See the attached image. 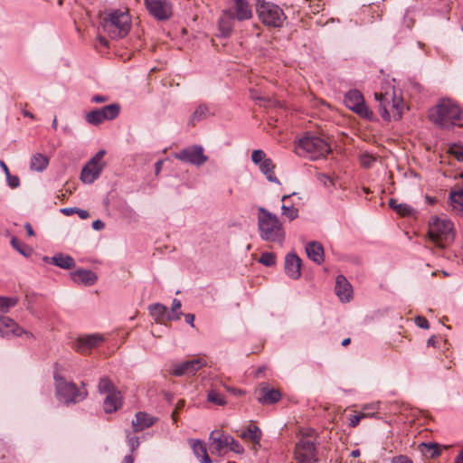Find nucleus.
<instances>
[{
    "mask_svg": "<svg viewBox=\"0 0 463 463\" xmlns=\"http://www.w3.org/2000/svg\"><path fill=\"white\" fill-rule=\"evenodd\" d=\"M10 335L15 336H21L24 335L27 338L33 337V335L31 332L24 330L11 317L0 316V335L9 336Z\"/></svg>",
    "mask_w": 463,
    "mask_h": 463,
    "instance_id": "nucleus-15",
    "label": "nucleus"
},
{
    "mask_svg": "<svg viewBox=\"0 0 463 463\" xmlns=\"http://www.w3.org/2000/svg\"><path fill=\"white\" fill-rule=\"evenodd\" d=\"M455 463H463V449L459 452L458 457L455 458Z\"/></svg>",
    "mask_w": 463,
    "mask_h": 463,
    "instance_id": "nucleus-64",
    "label": "nucleus"
},
{
    "mask_svg": "<svg viewBox=\"0 0 463 463\" xmlns=\"http://www.w3.org/2000/svg\"><path fill=\"white\" fill-rule=\"evenodd\" d=\"M428 234L437 247L445 248L454 240L453 223L447 218L435 217L430 222Z\"/></svg>",
    "mask_w": 463,
    "mask_h": 463,
    "instance_id": "nucleus-6",
    "label": "nucleus"
},
{
    "mask_svg": "<svg viewBox=\"0 0 463 463\" xmlns=\"http://www.w3.org/2000/svg\"><path fill=\"white\" fill-rule=\"evenodd\" d=\"M120 109L121 108L119 104L112 103L99 109L101 113V118L105 121L115 119L119 115Z\"/></svg>",
    "mask_w": 463,
    "mask_h": 463,
    "instance_id": "nucleus-33",
    "label": "nucleus"
},
{
    "mask_svg": "<svg viewBox=\"0 0 463 463\" xmlns=\"http://www.w3.org/2000/svg\"><path fill=\"white\" fill-rule=\"evenodd\" d=\"M17 303V298L0 297V312H8L9 308L16 306Z\"/></svg>",
    "mask_w": 463,
    "mask_h": 463,
    "instance_id": "nucleus-40",
    "label": "nucleus"
},
{
    "mask_svg": "<svg viewBox=\"0 0 463 463\" xmlns=\"http://www.w3.org/2000/svg\"><path fill=\"white\" fill-rule=\"evenodd\" d=\"M156 421V418L146 412L138 411L136 413L135 419L132 420V427L135 432H139L153 426Z\"/></svg>",
    "mask_w": 463,
    "mask_h": 463,
    "instance_id": "nucleus-24",
    "label": "nucleus"
},
{
    "mask_svg": "<svg viewBox=\"0 0 463 463\" xmlns=\"http://www.w3.org/2000/svg\"><path fill=\"white\" fill-rule=\"evenodd\" d=\"M260 169L261 173L266 176L269 182L279 184V181L276 177L274 173L275 165L270 158L263 160V162L260 165Z\"/></svg>",
    "mask_w": 463,
    "mask_h": 463,
    "instance_id": "nucleus-32",
    "label": "nucleus"
},
{
    "mask_svg": "<svg viewBox=\"0 0 463 463\" xmlns=\"http://www.w3.org/2000/svg\"><path fill=\"white\" fill-rule=\"evenodd\" d=\"M256 12L261 23L268 27H282L286 20V15L279 5L264 0H258Z\"/></svg>",
    "mask_w": 463,
    "mask_h": 463,
    "instance_id": "nucleus-8",
    "label": "nucleus"
},
{
    "mask_svg": "<svg viewBox=\"0 0 463 463\" xmlns=\"http://www.w3.org/2000/svg\"><path fill=\"white\" fill-rule=\"evenodd\" d=\"M181 301L177 298H175L172 303V314L171 315H178L177 312L181 308Z\"/></svg>",
    "mask_w": 463,
    "mask_h": 463,
    "instance_id": "nucleus-54",
    "label": "nucleus"
},
{
    "mask_svg": "<svg viewBox=\"0 0 463 463\" xmlns=\"http://www.w3.org/2000/svg\"><path fill=\"white\" fill-rule=\"evenodd\" d=\"M71 276L75 283L82 284L84 286H92L98 280L96 273L90 269H79L71 272Z\"/></svg>",
    "mask_w": 463,
    "mask_h": 463,
    "instance_id": "nucleus-23",
    "label": "nucleus"
},
{
    "mask_svg": "<svg viewBox=\"0 0 463 463\" xmlns=\"http://www.w3.org/2000/svg\"><path fill=\"white\" fill-rule=\"evenodd\" d=\"M234 20H236L232 15L227 14V10H225L219 19V30L221 34L224 37L228 36L232 31L234 25Z\"/></svg>",
    "mask_w": 463,
    "mask_h": 463,
    "instance_id": "nucleus-29",
    "label": "nucleus"
},
{
    "mask_svg": "<svg viewBox=\"0 0 463 463\" xmlns=\"http://www.w3.org/2000/svg\"><path fill=\"white\" fill-rule=\"evenodd\" d=\"M54 380L56 396L59 401L65 404L78 403L87 398L88 391L84 383H82L81 387H78L74 383L67 382L59 375H54Z\"/></svg>",
    "mask_w": 463,
    "mask_h": 463,
    "instance_id": "nucleus-7",
    "label": "nucleus"
},
{
    "mask_svg": "<svg viewBox=\"0 0 463 463\" xmlns=\"http://www.w3.org/2000/svg\"><path fill=\"white\" fill-rule=\"evenodd\" d=\"M122 406V395L120 392L114 391L107 393V397L103 402V409L106 413L117 411Z\"/></svg>",
    "mask_w": 463,
    "mask_h": 463,
    "instance_id": "nucleus-25",
    "label": "nucleus"
},
{
    "mask_svg": "<svg viewBox=\"0 0 463 463\" xmlns=\"http://www.w3.org/2000/svg\"><path fill=\"white\" fill-rule=\"evenodd\" d=\"M105 227V223L100 220H96L92 222V228L96 231L103 230Z\"/></svg>",
    "mask_w": 463,
    "mask_h": 463,
    "instance_id": "nucleus-57",
    "label": "nucleus"
},
{
    "mask_svg": "<svg viewBox=\"0 0 463 463\" xmlns=\"http://www.w3.org/2000/svg\"><path fill=\"white\" fill-rule=\"evenodd\" d=\"M98 389L100 393H109L117 391L112 382L106 376L99 379Z\"/></svg>",
    "mask_w": 463,
    "mask_h": 463,
    "instance_id": "nucleus-38",
    "label": "nucleus"
},
{
    "mask_svg": "<svg viewBox=\"0 0 463 463\" xmlns=\"http://www.w3.org/2000/svg\"><path fill=\"white\" fill-rule=\"evenodd\" d=\"M335 291L341 301L348 302L352 298V286L343 275L336 277Z\"/></svg>",
    "mask_w": 463,
    "mask_h": 463,
    "instance_id": "nucleus-22",
    "label": "nucleus"
},
{
    "mask_svg": "<svg viewBox=\"0 0 463 463\" xmlns=\"http://www.w3.org/2000/svg\"><path fill=\"white\" fill-rule=\"evenodd\" d=\"M78 210V208L76 207H73V208H63L61 209V213H64L65 215L67 216H70L71 215L72 213H76V211Z\"/></svg>",
    "mask_w": 463,
    "mask_h": 463,
    "instance_id": "nucleus-59",
    "label": "nucleus"
},
{
    "mask_svg": "<svg viewBox=\"0 0 463 463\" xmlns=\"http://www.w3.org/2000/svg\"><path fill=\"white\" fill-rule=\"evenodd\" d=\"M210 115L209 108L204 105H199L196 109L194 111L190 118V123L194 125L196 122L201 121L206 118Z\"/></svg>",
    "mask_w": 463,
    "mask_h": 463,
    "instance_id": "nucleus-37",
    "label": "nucleus"
},
{
    "mask_svg": "<svg viewBox=\"0 0 463 463\" xmlns=\"http://www.w3.org/2000/svg\"><path fill=\"white\" fill-rule=\"evenodd\" d=\"M430 120L441 129H452L454 127L463 128V109L454 99H440L429 110Z\"/></svg>",
    "mask_w": 463,
    "mask_h": 463,
    "instance_id": "nucleus-1",
    "label": "nucleus"
},
{
    "mask_svg": "<svg viewBox=\"0 0 463 463\" xmlns=\"http://www.w3.org/2000/svg\"><path fill=\"white\" fill-rule=\"evenodd\" d=\"M374 97L379 101V112L384 120H398L402 118L404 103L401 97L395 95L394 90L385 93L375 92Z\"/></svg>",
    "mask_w": 463,
    "mask_h": 463,
    "instance_id": "nucleus-5",
    "label": "nucleus"
},
{
    "mask_svg": "<svg viewBox=\"0 0 463 463\" xmlns=\"http://www.w3.org/2000/svg\"><path fill=\"white\" fill-rule=\"evenodd\" d=\"M258 229L261 240L282 245L286 233L279 217L263 207L259 208Z\"/></svg>",
    "mask_w": 463,
    "mask_h": 463,
    "instance_id": "nucleus-2",
    "label": "nucleus"
},
{
    "mask_svg": "<svg viewBox=\"0 0 463 463\" xmlns=\"http://www.w3.org/2000/svg\"><path fill=\"white\" fill-rule=\"evenodd\" d=\"M108 100H109V97L103 96V95H94L91 98V101L94 103H104V102H107Z\"/></svg>",
    "mask_w": 463,
    "mask_h": 463,
    "instance_id": "nucleus-55",
    "label": "nucleus"
},
{
    "mask_svg": "<svg viewBox=\"0 0 463 463\" xmlns=\"http://www.w3.org/2000/svg\"><path fill=\"white\" fill-rule=\"evenodd\" d=\"M7 184L11 188H16L20 184V180L16 175H6Z\"/></svg>",
    "mask_w": 463,
    "mask_h": 463,
    "instance_id": "nucleus-50",
    "label": "nucleus"
},
{
    "mask_svg": "<svg viewBox=\"0 0 463 463\" xmlns=\"http://www.w3.org/2000/svg\"><path fill=\"white\" fill-rule=\"evenodd\" d=\"M229 434L213 430L209 437L210 449L212 453L222 455L225 449L229 446Z\"/></svg>",
    "mask_w": 463,
    "mask_h": 463,
    "instance_id": "nucleus-17",
    "label": "nucleus"
},
{
    "mask_svg": "<svg viewBox=\"0 0 463 463\" xmlns=\"http://www.w3.org/2000/svg\"><path fill=\"white\" fill-rule=\"evenodd\" d=\"M391 463H413V462L407 456L400 455L397 457H393L391 460Z\"/></svg>",
    "mask_w": 463,
    "mask_h": 463,
    "instance_id": "nucleus-53",
    "label": "nucleus"
},
{
    "mask_svg": "<svg viewBox=\"0 0 463 463\" xmlns=\"http://www.w3.org/2000/svg\"><path fill=\"white\" fill-rule=\"evenodd\" d=\"M206 364V360L203 357H197L179 364H175L170 369V374L175 377L183 375L193 376L202 367L205 366Z\"/></svg>",
    "mask_w": 463,
    "mask_h": 463,
    "instance_id": "nucleus-14",
    "label": "nucleus"
},
{
    "mask_svg": "<svg viewBox=\"0 0 463 463\" xmlns=\"http://www.w3.org/2000/svg\"><path fill=\"white\" fill-rule=\"evenodd\" d=\"M317 178L321 184H323L326 187L334 185L332 178L326 174H317Z\"/></svg>",
    "mask_w": 463,
    "mask_h": 463,
    "instance_id": "nucleus-48",
    "label": "nucleus"
},
{
    "mask_svg": "<svg viewBox=\"0 0 463 463\" xmlns=\"http://www.w3.org/2000/svg\"><path fill=\"white\" fill-rule=\"evenodd\" d=\"M295 457L298 463H316L318 458L314 441L309 438H301L296 445Z\"/></svg>",
    "mask_w": 463,
    "mask_h": 463,
    "instance_id": "nucleus-12",
    "label": "nucleus"
},
{
    "mask_svg": "<svg viewBox=\"0 0 463 463\" xmlns=\"http://www.w3.org/2000/svg\"><path fill=\"white\" fill-rule=\"evenodd\" d=\"M415 323L419 327L423 329H428L430 327L429 321L424 317L421 316H418L415 317Z\"/></svg>",
    "mask_w": 463,
    "mask_h": 463,
    "instance_id": "nucleus-52",
    "label": "nucleus"
},
{
    "mask_svg": "<svg viewBox=\"0 0 463 463\" xmlns=\"http://www.w3.org/2000/svg\"><path fill=\"white\" fill-rule=\"evenodd\" d=\"M266 154L261 149H256L253 150L251 154V160L255 165H260L263 162V160H266Z\"/></svg>",
    "mask_w": 463,
    "mask_h": 463,
    "instance_id": "nucleus-47",
    "label": "nucleus"
},
{
    "mask_svg": "<svg viewBox=\"0 0 463 463\" xmlns=\"http://www.w3.org/2000/svg\"><path fill=\"white\" fill-rule=\"evenodd\" d=\"M360 421H361V420L359 419V417L356 414L353 415L350 417V420H349V427L355 428L359 424Z\"/></svg>",
    "mask_w": 463,
    "mask_h": 463,
    "instance_id": "nucleus-56",
    "label": "nucleus"
},
{
    "mask_svg": "<svg viewBox=\"0 0 463 463\" xmlns=\"http://www.w3.org/2000/svg\"><path fill=\"white\" fill-rule=\"evenodd\" d=\"M261 436L262 432L256 425H249L248 428L240 434L241 439L251 441L254 448L260 447Z\"/></svg>",
    "mask_w": 463,
    "mask_h": 463,
    "instance_id": "nucleus-28",
    "label": "nucleus"
},
{
    "mask_svg": "<svg viewBox=\"0 0 463 463\" xmlns=\"http://www.w3.org/2000/svg\"><path fill=\"white\" fill-rule=\"evenodd\" d=\"M228 448L236 454H242L244 452L243 447L232 436H230Z\"/></svg>",
    "mask_w": 463,
    "mask_h": 463,
    "instance_id": "nucleus-46",
    "label": "nucleus"
},
{
    "mask_svg": "<svg viewBox=\"0 0 463 463\" xmlns=\"http://www.w3.org/2000/svg\"><path fill=\"white\" fill-rule=\"evenodd\" d=\"M258 392V402L262 404H273L278 402L281 398L280 392L269 385L260 386Z\"/></svg>",
    "mask_w": 463,
    "mask_h": 463,
    "instance_id": "nucleus-21",
    "label": "nucleus"
},
{
    "mask_svg": "<svg viewBox=\"0 0 463 463\" xmlns=\"http://www.w3.org/2000/svg\"><path fill=\"white\" fill-rule=\"evenodd\" d=\"M448 153L453 156L458 161H463V143H453L449 145Z\"/></svg>",
    "mask_w": 463,
    "mask_h": 463,
    "instance_id": "nucleus-41",
    "label": "nucleus"
},
{
    "mask_svg": "<svg viewBox=\"0 0 463 463\" xmlns=\"http://www.w3.org/2000/svg\"><path fill=\"white\" fill-rule=\"evenodd\" d=\"M285 271L287 275L293 279H297L300 277L301 260L297 254L289 253L286 256Z\"/></svg>",
    "mask_w": 463,
    "mask_h": 463,
    "instance_id": "nucleus-20",
    "label": "nucleus"
},
{
    "mask_svg": "<svg viewBox=\"0 0 463 463\" xmlns=\"http://www.w3.org/2000/svg\"><path fill=\"white\" fill-rule=\"evenodd\" d=\"M420 447L423 455L430 458H434L441 453L440 447L437 443H421Z\"/></svg>",
    "mask_w": 463,
    "mask_h": 463,
    "instance_id": "nucleus-36",
    "label": "nucleus"
},
{
    "mask_svg": "<svg viewBox=\"0 0 463 463\" xmlns=\"http://www.w3.org/2000/svg\"><path fill=\"white\" fill-rule=\"evenodd\" d=\"M52 263L64 269H70L75 266L73 258L63 254H57L53 256L52 258Z\"/></svg>",
    "mask_w": 463,
    "mask_h": 463,
    "instance_id": "nucleus-34",
    "label": "nucleus"
},
{
    "mask_svg": "<svg viewBox=\"0 0 463 463\" xmlns=\"http://www.w3.org/2000/svg\"><path fill=\"white\" fill-rule=\"evenodd\" d=\"M149 312L157 323H164L165 320H178L183 315L180 311L178 315H171L167 312V307L159 303L151 305L149 307Z\"/></svg>",
    "mask_w": 463,
    "mask_h": 463,
    "instance_id": "nucleus-18",
    "label": "nucleus"
},
{
    "mask_svg": "<svg viewBox=\"0 0 463 463\" xmlns=\"http://www.w3.org/2000/svg\"><path fill=\"white\" fill-rule=\"evenodd\" d=\"M449 204L453 211L463 214V187L449 193Z\"/></svg>",
    "mask_w": 463,
    "mask_h": 463,
    "instance_id": "nucleus-30",
    "label": "nucleus"
},
{
    "mask_svg": "<svg viewBox=\"0 0 463 463\" xmlns=\"http://www.w3.org/2000/svg\"><path fill=\"white\" fill-rule=\"evenodd\" d=\"M330 151L331 147L324 138L309 132L300 137L295 145L296 154L311 160L325 157Z\"/></svg>",
    "mask_w": 463,
    "mask_h": 463,
    "instance_id": "nucleus-4",
    "label": "nucleus"
},
{
    "mask_svg": "<svg viewBox=\"0 0 463 463\" xmlns=\"http://www.w3.org/2000/svg\"><path fill=\"white\" fill-rule=\"evenodd\" d=\"M184 318H185V322L189 325H191L192 326H194V315L193 314H186L184 316Z\"/></svg>",
    "mask_w": 463,
    "mask_h": 463,
    "instance_id": "nucleus-60",
    "label": "nucleus"
},
{
    "mask_svg": "<svg viewBox=\"0 0 463 463\" xmlns=\"http://www.w3.org/2000/svg\"><path fill=\"white\" fill-rule=\"evenodd\" d=\"M24 228L26 230V232H27L28 236H33L34 235V232L33 230V227H32V225L29 222L25 223Z\"/></svg>",
    "mask_w": 463,
    "mask_h": 463,
    "instance_id": "nucleus-61",
    "label": "nucleus"
},
{
    "mask_svg": "<svg viewBox=\"0 0 463 463\" xmlns=\"http://www.w3.org/2000/svg\"><path fill=\"white\" fill-rule=\"evenodd\" d=\"M207 401L218 406H223L227 403L225 397L215 390L208 392Z\"/></svg>",
    "mask_w": 463,
    "mask_h": 463,
    "instance_id": "nucleus-39",
    "label": "nucleus"
},
{
    "mask_svg": "<svg viewBox=\"0 0 463 463\" xmlns=\"http://www.w3.org/2000/svg\"><path fill=\"white\" fill-rule=\"evenodd\" d=\"M105 33L112 39L124 38L130 31L131 18L128 10H112L105 13L101 20Z\"/></svg>",
    "mask_w": 463,
    "mask_h": 463,
    "instance_id": "nucleus-3",
    "label": "nucleus"
},
{
    "mask_svg": "<svg viewBox=\"0 0 463 463\" xmlns=\"http://www.w3.org/2000/svg\"><path fill=\"white\" fill-rule=\"evenodd\" d=\"M307 257L317 264L324 261V248L318 241H310L306 246Z\"/></svg>",
    "mask_w": 463,
    "mask_h": 463,
    "instance_id": "nucleus-27",
    "label": "nucleus"
},
{
    "mask_svg": "<svg viewBox=\"0 0 463 463\" xmlns=\"http://www.w3.org/2000/svg\"><path fill=\"white\" fill-rule=\"evenodd\" d=\"M281 210L282 214L286 216L289 221H293L298 217V209L293 205H286L283 203Z\"/></svg>",
    "mask_w": 463,
    "mask_h": 463,
    "instance_id": "nucleus-44",
    "label": "nucleus"
},
{
    "mask_svg": "<svg viewBox=\"0 0 463 463\" xmlns=\"http://www.w3.org/2000/svg\"><path fill=\"white\" fill-rule=\"evenodd\" d=\"M128 443L130 447V451L134 452L139 446V439L137 437H130L128 435Z\"/></svg>",
    "mask_w": 463,
    "mask_h": 463,
    "instance_id": "nucleus-51",
    "label": "nucleus"
},
{
    "mask_svg": "<svg viewBox=\"0 0 463 463\" xmlns=\"http://www.w3.org/2000/svg\"><path fill=\"white\" fill-rule=\"evenodd\" d=\"M194 456L200 460L201 463H213L211 458L207 453V448L203 441L195 439L188 440Z\"/></svg>",
    "mask_w": 463,
    "mask_h": 463,
    "instance_id": "nucleus-26",
    "label": "nucleus"
},
{
    "mask_svg": "<svg viewBox=\"0 0 463 463\" xmlns=\"http://www.w3.org/2000/svg\"><path fill=\"white\" fill-rule=\"evenodd\" d=\"M346 108L354 111L361 118L371 120L373 118V111L366 106L364 96L357 90H349L344 98Z\"/></svg>",
    "mask_w": 463,
    "mask_h": 463,
    "instance_id": "nucleus-9",
    "label": "nucleus"
},
{
    "mask_svg": "<svg viewBox=\"0 0 463 463\" xmlns=\"http://www.w3.org/2000/svg\"><path fill=\"white\" fill-rule=\"evenodd\" d=\"M49 165V158L45 155L36 153L33 155L30 162L32 171L43 172Z\"/></svg>",
    "mask_w": 463,
    "mask_h": 463,
    "instance_id": "nucleus-31",
    "label": "nucleus"
},
{
    "mask_svg": "<svg viewBox=\"0 0 463 463\" xmlns=\"http://www.w3.org/2000/svg\"><path fill=\"white\" fill-rule=\"evenodd\" d=\"M390 208L393 209L401 216H410L414 210L407 203H398L396 199H390L388 203Z\"/></svg>",
    "mask_w": 463,
    "mask_h": 463,
    "instance_id": "nucleus-35",
    "label": "nucleus"
},
{
    "mask_svg": "<svg viewBox=\"0 0 463 463\" xmlns=\"http://www.w3.org/2000/svg\"><path fill=\"white\" fill-rule=\"evenodd\" d=\"M232 7L227 10V14L232 15L237 21H246L252 18V9L247 0H232Z\"/></svg>",
    "mask_w": 463,
    "mask_h": 463,
    "instance_id": "nucleus-16",
    "label": "nucleus"
},
{
    "mask_svg": "<svg viewBox=\"0 0 463 463\" xmlns=\"http://www.w3.org/2000/svg\"><path fill=\"white\" fill-rule=\"evenodd\" d=\"M148 14L158 21H166L172 17V5L168 0H145Z\"/></svg>",
    "mask_w": 463,
    "mask_h": 463,
    "instance_id": "nucleus-13",
    "label": "nucleus"
},
{
    "mask_svg": "<svg viewBox=\"0 0 463 463\" xmlns=\"http://www.w3.org/2000/svg\"><path fill=\"white\" fill-rule=\"evenodd\" d=\"M11 244L18 252H20L24 256L27 257L33 251L30 247H27L25 244L21 242L16 237H12Z\"/></svg>",
    "mask_w": 463,
    "mask_h": 463,
    "instance_id": "nucleus-42",
    "label": "nucleus"
},
{
    "mask_svg": "<svg viewBox=\"0 0 463 463\" xmlns=\"http://www.w3.org/2000/svg\"><path fill=\"white\" fill-rule=\"evenodd\" d=\"M85 119L89 124L94 126L99 125L104 121L101 118V113L99 109L88 112L85 116Z\"/></svg>",
    "mask_w": 463,
    "mask_h": 463,
    "instance_id": "nucleus-43",
    "label": "nucleus"
},
{
    "mask_svg": "<svg viewBox=\"0 0 463 463\" xmlns=\"http://www.w3.org/2000/svg\"><path fill=\"white\" fill-rule=\"evenodd\" d=\"M259 262L264 266L271 267L276 263V256L272 252H263L259 259Z\"/></svg>",
    "mask_w": 463,
    "mask_h": 463,
    "instance_id": "nucleus-45",
    "label": "nucleus"
},
{
    "mask_svg": "<svg viewBox=\"0 0 463 463\" xmlns=\"http://www.w3.org/2000/svg\"><path fill=\"white\" fill-rule=\"evenodd\" d=\"M375 162V157L368 154H364L361 156V164L365 167H371L372 164Z\"/></svg>",
    "mask_w": 463,
    "mask_h": 463,
    "instance_id": "nucleus-49",
    "label": "nucleus"
},
{
    "mask_svg": "<svg viewBox=\"0 0 463 463\" xmlns=\"http://www.w3.org/2000/svg\"><path fill=\"white\" fill-rule=\"evenodd\" d=\"M0 166L4 170L5 175L10 174L9 169H8L6 164L4 161H2V160H0Z\"/></svg>",
    "mask_w": 463,
    "mask_h": 463,
    "instance_id": "nucleus-62",
    "label": "nucleus"
},
{
    "mask_svg": "<svg viewBox=\"0 0 463 463\" xmlns=\"http://www.w3.org/2000/svg\"><path fill=\"white\" fill-rule=\"evenodd\" d=\"M76 213L82 220L88 219L90 217V213H89L88 211L82 210V209H80V208H78V210L76 211Z\"/></svg>",
    "mask_w": 463,
    "mask_h": 463,
    "instance_id": "nucleus-58",
    "label": "nucleus"
},
{
    "mask_svg": "<svg viewBox=\"0 0 463 463\" xmlns=\"http://www.w3.org/2000/svg\"><path fill=\"white\" fill-rule=\"evenodd\" d=\"M105 150H99L82 168L80 180L85 184H92L99 176L105 166L103 157Z\"/></svg>",
    "mask_w": 463,
    "mask_h": 463,
    "instance_id": "nucleus-10",
    "label": "nucleus"
},
{
    "mask_svg": "<svg viewBox=\"0 0 463 463\" xmlns=\"http://www.w3.org/2000/svg\"><path fill=\"white\" fill-rule=\"evenodd\" d=\"M122 463H134V458L131 455H128L124 458Z\"/></svg>",
    "mask_w": 463,
    "mask_h": 463,
    "instance_id": "nucleus-63",
    "label": "nucleus"
},
{
    "mask_svg": "<svg viewBox=\"0 0 463 463\" xmlns=\"http://www.w3.org/2000/svg\"><path fill=\"white\" fill-rule=\"evenodd\" d=\"M202 146L194 145L175 153V158L195 166H201L207 162L208 157L204 155Z\"/></svg>",
    "mask_w": 463,
    "mask_h": 463,
    "instance_id": "nucleus-11",
    "label": "nucleus"
},
{
    "mask_svg": "<svg viewBox=\"0 0 463 463\" xmlns=\"http://www.w3.org/2000/svg\"><path fill=\"white\" fill-rule=\"evenodd\" d=\"M103 336L99 334L80 337L75 346L76 351L87 354L92 348L99 346L103 342Z\"/></svg>",
    "mask_w": 463,
    "mask_h": 463,
    "instance_id": "nucleus-19",
    "label": "nucleus"
}]
</instances>
